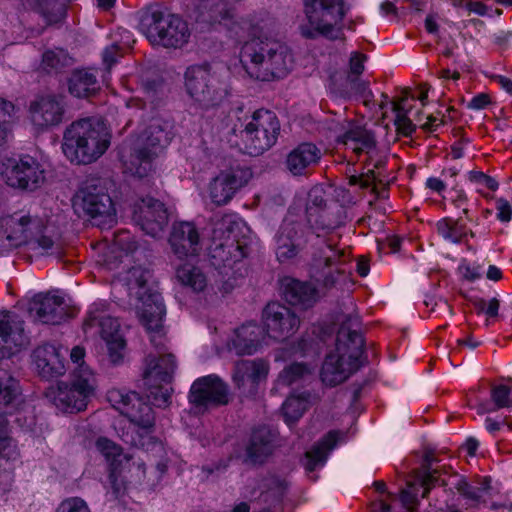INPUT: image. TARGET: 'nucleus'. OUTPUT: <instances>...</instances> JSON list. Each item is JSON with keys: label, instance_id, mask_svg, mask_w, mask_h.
Listing matches in <instances>:
<instances>
[{"label": "nucleus", "instance_id": "f257e3e1", "mask_svg": "<svg viewBox=\"0 0 512 512\" xmlns=\"http://www.w3.org/2000/svg\"><path fill=\"white\" fill-rule=\"evenodd\" d=\"M248 40L240 51V61L250 77L272 81L286 77L292 70L294 59L283 42L271 36L270 24L257 16L237 22Z\"/></svg>", "mask_w": 512, "mask_h": 512}, {"label": "nucleus", "instance_id": "f03ea898", "mask_svg": "<svg viewBox=\"0 0 512 512\" xmlns=\"http://www.w3.org/2000/svg\"><path fill=\"white\" fill-rule=\"evenodd\" d=\"M110 139V132L102 121L82 119L66 128L62 151L72 163L89 164L105 153Z\"/></svg>", "mask_w": 512, "mask_h": 512}, {"label": "nucleus", "instance_id": "7ed1b4c3", "mask_svg": "<svg viewBox=\"0 0 512 512\" xmlns=\"http://www.w3.org/2000/svg\"><path fill=\"white\" fill-rule=\"evenodd\" d=\"M248 229L236 215L228 214L213 223L212 239L209 246L211 263L217 269L232 267L246 255L247 243L240 237Z\"/></svg>", "mask_w": 512, "mask_h": 512}, {"label": "nucleus", "instance_id": "20e7f679", "mask_svg": "<svg viewBox=\"0 0 512 512\" xmlns=\"http://www.w3.org/2000/svg\"><path fill=\"white\" fill-rule=\"evenodd\" d=\"M72 207L79 217H87L101 229L113 227L117 222L115 204L102 179H85L72 198Z\"/></svg>", "mask_w": 512, "mask_h": 512}, {"label": "nucleus", "instance_id": "39448f33", "mask_svg": "<svg viewBox=\"0 0 512 512\" xmlns=\"http://www.w3.org/2000/svg\"><path fill=\"white\" fill-rule=\"evenodd\" d=\"M362 335L342 327L334 351L327 354L321 369V380L329 386L344 382L359 367L363 348Z\"/></svg>", "mask_w": 512, "mask_h": 512}, {"label": "nucleus", "instance_id": "423d86ee", "mask_svg": "<svg viewBox=\"0 0 512 512\" xmlns=\"http://www.w3.org/2000/svg\"><path fill=\"white\" fill-rule=\"evenodd\" d=\"M49 226L41 218L15 213L0 218V253H5L24 244H37L43 250L53 245L47 234Z\"/></svg>", "mask_w": 512, "mask_h": 512}, {"label": "nucleus", "instance_id": "0eeeda50", "mask_svg": "<svg viewBox=\"0 0 512 512\" xmlns=\"http://www.w3.org/2000/svg\"><path fill=\"white\" fill-rule=\"evenodd\" d=\"M97 379L88 365H80L68 381H60L46 393L50 402L64 413H78L87 408L94 396Z\"/></svg>", "mask_w": 512, "mask_h": 512}, {"label": "nucleus", "instance_id": "6e6552de", "mask_svg": "<svg viewBox=\"0 0 512 512\" xmlns=\"http://www.w3.org/2000/svg\"><path fill=\"white\" fill-rule=\"evenodd\" d=\"M139 30L151 44L165 48H182L191 36L186 21L176 14L160 9H151L142 13Z\"/></svg>", "mask_w": 512, "mask_h": 512}, {"label": "nucleus", "instance_id": "1a4fd4ad", "mask_svg": "<svg viewBox=\"0 0 512 512\" xmlns=\"http://www.w3.org/2000/svg\"><path fill=\"white\" fill-rule=\"evenodd\" d=\"M304 13L305 21L299 26L303 37L337 39L340 36L345 15L343 0H304Z\"/></svg>", "mask_w": 512, "mask_h": 512}, {"label": "nucleus", "instance_id": "9d476101", "mask_svg": "<svg viewBox=\"0 0 512 512\" xmlns=\"http://www.w3.org/2000/svg\"><path fill=\"white\" fill-rule=\"evenodd\" d=\"M171 138V124L155 120L142 136L129 161L125 163L126 169L138 177L146 176L152 169L153 160L168 145Z\"/></svg>", "mask_w": 512, "mask_h": 512}, {"label": "nucleus", "instance_id": "9b49d317", "mask_svg": "<svg viewBox=\"0 0 512 512\" xmlns=\"http://www.w3.org/2000/svg\"><path fill=\"white\" fill-rule=\"evenodd\" d=\"M184 85L191 100L205 109L217 105L226 94L223 84L208 65L189 66L184 74Z\"/></svg>", "mask_w": 512, "mask_h": 512}, {"label": "nucleus", "instance_id": "f8f14e48", "mask_svg": "<svg viewBox=\"0 0 512 512\" xmlns=\"http://www.w3.org/2000/svg\"><path fill=\"white\" fill-rule=\"evenodd\" d=\"M280 132L276 115L260 109L253 113L240 131V138L245 151L250 155H260L273 146Z\"/></svg>", "mask_w": 512, "mask_h": 512}, {"label": "nucleus", "instance_id": "ddd939ff", "mask_svg": "<svg viewBox=\"0 0 512 512\" xmlns=\"http://www.w3.org/2000/svg\"><path fill=\"white\" fill-rule=\"evenodd\" d=\"M0 175L7 185L29 190L37 188L45 179L42 165L29 155L3 158Z\"/></svg>", "mask_w": 512, "mask_h": 512}, {"label": "nucleus", "instance_id": "4468645a", "mask_svg": "<svg viewBox=\"0 0 512 512\" xmlns=\"http://www.w3.org/2000/svg\"><path fill=\"white\" fill-rule=\"evenodd\" d=\"M130 302L141 324L149 333L151 343H156L159 339V345H162L165 337L163 322L166 308L160 293L154 289L148 292L145 290L144 294L130 299Z\"/></svg>", "mask_w": 512, "mask_h": 512}, {"label": "nucleus", "instance_id": "2eb2a0df", "mask_svg": "<svg viewBox=\"0 0 512 512\" xmlns=\"http://www.w3.org/2000/svg\"><path fill=\"white\" fill-rule=\"evenodd\" d=\"M93 328H98V333L106 344L109 360L113 364L122 362L126 342L119 321L102 310L94 309L89 311L84 322L85 332Z\"/></svg>", "mask_w": 512, "mask_h": 512}, {"label": "nucleus", "instance_id": "dca6fc26", "mask_svg": "<svg viewBox=\"0 0 512 512\" xmlns=\"http://www.w3.org/2000/svg\"><path fill=\"white\" fill-rule=\"evenodd\" d=\"M66 103L56 94L35 97L28 106V120L37 132H44L59 126L65 119Z\"/></svg>", "mask_w": 512, "mask_h": 512}, {"label": "nucleus", "instance_id": "f3484780", "mask_svg": "<svg viewBox=\"0 0 512 512\" xmlns=\"http://www.w3.org/2000/svg\"><path fill=\"white\" fill-rule=\"evenodd\" d=\"M189 401L198 412L226 405L229 402L228 385L215 374L200 377L190 388Z\"/></svg>", "mask_w": 512, "mask_h": 512}, {"label": "nucleus", "instance_id": "a211bd4d", "mask_svg": "<svg viewBox=\"0 0 512 512\" xmlns=\"http://www.w3.org/2000/svg\"><path fill=\"white\" fill-rule=\"evenodd\" d=\"M108 398L112 405L135 427L147 432L153 426L152 409L137 393L112 390L109 392Z\"/></svg>", "mask_w": 512, "mask_h": 512}, {"label": "nucleus", "instance_id": "6ab92c4d", "mask_svg": "<svg viewBox=\"0 0 512 512\" xmlns=\"http://www.w3.org/2000/svg\"><path fill=\"white\" fill-rule=\"evenodd\" d=\"M251 177L252 172L246 167L236 166L221 171L208 185L211 201L218 206L227 204Z\"/></svg>", "mask_w": 512, "mask_h": 512}, {"label": "nucleus", "instance_id": "aec40b11", "mask_svg": "<svg viewBox=\"0 0 512 512\" xmlns=\"http://www.w3.org/2000/svg\"><path fill=\"white\" fill-rule=\"evenodd\" d=\"M308 231L304 225L290 217L284 219L275 235L277 260L285 263L295 258L308 241Z\"/></svg>", "mask_w": 512, "mask_h": 512}, {"label": "nucleus", "instance_id": "412c9836", "mask_svg": "<svg viewBox=\"0 0 512 512\" xmlns=\"http://www.w3.org/2000/svg\"><path fill=\"white\" fill-rule=\"evenodd\" d=\"M266 334L275 340H284L293 335L300 325L297 315L279 303H269L263 312Z\"/></svg>", "mask_w": 512, "mask_h": 512}, {"label": "nucleus", "instance_id": "4be33fe9", "mask_svg": "<svg viewBox=\"0 0 512 512\" xmlns=\"http://www.w3.org/2000/svg\"><path fill=\"white\" fill-rule=\"evenodd\" d=\"M343 255L344 250L337 249L332 240L327 241L325 246L315 252L310 266V277L323 294L335 285L337 274L331 270L324 273L323 269L335 265Z\"/></svg>", "mask_w": 512, "mask_h": 512}, {"label": "nucleus", "instance_id": "5701e85b", "mask_svg": "<svg viewBox=\"0 0 512 512\" xmlns=\"http://www.w3.org/2000/svg\"><path fill=\"white\" fill-rule=\"evenodd\" d=\"M268 373L269 364L264 359L240 360L234 365L232 381L241 393L252 395Z\"/></svg>", "mask_w": 512, "mask_h": 512}, {"label": "nucleus", "instance_id": "b1692460", "mask_svg": "<svg viewBox=\"0 0 512 512\" xmlns=\"http://www.w3.org/2000/svg\"><path fill=\"white\" fill-rule=\"evenodd\" d=\"M23 325L14 314L0 312V358L10 357L28 344Z\"/></svg>", "mask_w": 512, "mask_h": 512}, {"label": "nucleus", "instance_id": "393cba45", "mask_svg": "<svg viewBox=\"0 0 512 512\" xmlns=\"http://www.w3.org/2000/svg\"><path fill=\"white\" fill-rule=\"evenodd\" d=\"M31 316L41 323L60 324L68 317V307L63 297L56 294H38L29 304Z\"/></svg>", "mask_w": 512, "mask_h": 512}, {"label": "nucleus", "instance_id": "a878e982", "mask_svg": "<svg viewBox=\"0 0 512 512\" xmlns=\"http://www.w3.org/2000/svg\"><path fill=\"white\" fill-rule=\"evenodd\" d=\"M156 350L157 355H148L146 358V366L143 373V380L145 386H153L155 382H164L169 384L172 380L176 363L174 356L170 353H165V337L163 344L159 345V339L156 343H152Z\"/></svg>", "mask_w": 512, "mask_h": 512}, {"label": "nucleus", "instance_id": "bb28decb", "mask_svg": "<svg viewBox=\"0 0 512 512\" xmlns=\"http://www.w3.org/2000/svg\"><path fill=\"white\" fill-rule=\"evenodd\" d=\"M343 134L339 137V141L344 144L346 149L353 151L359 155L366 153L369 156V164L378 169L383 165V160L374 161L376 155L375 140L373 135L366 129L351 121L345 120L343 123Z\"/></svg>", "mask_w": 512, "mask_h": 512}, {"label": "nucleus", "instance_id": "cd10ccee", "mask_svg": "<svg viewBox=\"0 0 512 512\" xmlns=\"http://www.w3.org/2000/svg\"><path fill=\"white\" fill-rule=\"evenodd\" d=\"M197 20L199 22L214 26L217 24L226 26L229 31L237 38H244V32L241 31L237 22L246 17L234 19L233 11L222 0H203L199 5Z\"/></svg>", "mask_w": 512, "mask_h": 512}, {"label": "nucleus", "instance_id": "c85d7f7f", "mask_svg": "<svg viewBox=\"0 0 512 512\" xmlns=\"http://www.w3.org/2000/svg\"><path fill=\"white\" fill-rule=\"evenodd\" d=\"M135 219L146 234L157 237L168 223V214L163 203L145 198L135 211Z\"/></svg>", "mask_w": 512, "mask_h": 512}, {"label": "nucleus", "instance_id": "c756f323", "mask_svg": "<svg viewBox=\"0 0 512 512\" xmlns=\"http://www.w3.org/2000/svg\"><path fill=\"white\" fill-rule=\"evenodd\" d=\"M169 243L173 253L180 259L195 256L201 250V238L192 222H178L172 227Z\"/></svg>", "mask_w": 512, "mask_h": 512}, {"label": "nucleus", "instance_id": "7c9ffc66", "mask_svg": "<svg viewBox=\"0 0 512 512\" xmlns=\"http://www.w3.org/2000/svg\"><path fill=\"white\" fill-rule=\"evenodd\" d=\"M66 353V349L52 344L38 346L33 351L32 359L39 375L47 379L63 375L66 371Z\"/></svg>", "mask_w": 512, "mask_h": 512}, {"label": "nucleus", "instance_id": "2f4dec72", "mask_svg": "<svg viewBox=\"0 0 512 512\" xmlns=\"http://www.w3.org/2000/svg\"><path fill=\"white\" fill-rule=\"evenodd\" d=\"M265 338V331L255 323H247L237 328L228 342V349L237 355H252L258 351Z\"/></svg>", "mask_w": 512, "mask_h": 512}, {"label": "nucleus", "instance_id": "473e14b6", "mask_svg": "<svg viewBox=\"0 0 512 512\" xmlns=\"http://www.w3.org/2000/svg\"><path fill=\"white\" fill-rule=\"evenodd\" d=\"M137 249V244L128 232H120L115 235L111 244L107 245L102 252V264L109 270L131 262V254Z\"/></svg>", "mask_w": 512, "mask_h": 512}, {"label": "nucleus", "instance_id": "72a5a7b5", "mask_svg": "<svg viewBox=\"0 0 512 512\" xmlns=\"http://www.w3.org/2000/svg\"><path fill=\"white\" fill-rule=\"evenodd\" d=\"M284 296L293 306L301 309L313 307L323 296L322 291L313 282H303L297 279H286L283 283Z\"/></svg>", "mask_w": 512, "mask_h": 512}, {"label": "nucleus", "instance_id": "f704fd0d", "mask_svg": "<svg viewBox=\"0 0 512 512\" xmlns=\"http://www.w3.org/2000/svg\"><path fill=\"white\" fill-rule=\"evenodd\" d=\"M322 157V151L315 144L304 142L289 152L286 167L295 176L303 175L317 165Z\"/></svg>", "mask_w": 512, "mask_h": 512}, {"label": "nucleus", "instance_id": "c9c22d12", "mask_svg": "<svg viewBox=\"0 0 512 512\" xmlns=\"http://www.w3.org/2000/svg\"><path fill=\"white\" fill-rule=\"evenodd\" d=\"M457 476L451 464L439 459L433 451L425 453L421 466L415 470V480H446Z\"/></svg>", "mask_w": 512, "mask_h": 512}, {"label": "nucleus", "instance_id": "e433bc0d", "mask_svg": "<svg viewBox=\"0 0 512 512\" xmlns=\"http://www.w3.org/2000/svg\"><path fill=\"white\" fill-rule=\"evenodd\" d=\"M100 89L97 75L92 69H77L68 80V90L77 98H87L95 95Z\"/></svg>", "mask_w": 512, "mask_h": 512}, {"label": "nucleus", "instance_id": "4c0bfd02", "mask_svg": "<svg viewBox=\"0 0 512 512\" xmlns=\"http://www.w3.org/2000/svg\"><path fill=\"white\" fill-rule=\"evenodd\" d=\"M117 277L118 281L126 287L130 299L139 297L145 293V290L147 292L153 290L149 284L151 274L141 266H133L120 272Z\"/></svg>", "mask_w": 512, "mask_h": 512}, {"label": "nucleus", "instance_id": "58836bf2", "mask_svg": "<svg viewBox=\"0 0 512 512\" xmlns=\"http://www.w3.org/2000/svg\"><path fill=\"white\" fill-rule=\"evenodd\" d=\"M275 435L266 427L253 431L247 446V456L252 462H262L274 449Z\"/></svg>", "mask_w": 512, "mask_h": 512}, {"label": "nucleus", "instance_id": "ea45409f", "mask_svg": "<svg viewBox=\"0 0 512 512\" xmlns=\"http://www.w3.org/2000/svg\"><path fill=\"white\" fill-rule=\"evenodd\" d=\"M344 434L339 431L329 432L321 442L315 445L306 453L305 467L309 471H313L322 466L327 459L328 453L343 440Z\"/></svg>", "mask_w": 512, "mask_h": 512}, {"label": "nucleus", "instance_id": "a19ab883", "mask_svg": "<svg viewBox=\"0 0 512 512\" xmlns=\"http://www.w3.org/2000/svg\"><path fill=\"white\" fill-rule=\"evenodd\" d=\"M492 403H480L478 413L485 414L494 412L498 409L512 407V384H498L491 388Z\"/></svg>", "mask_w": 512, "mask_h": 512}, {"label": "nucleus", "instance_id": "79ce46f5", "mask_svg": "<svg viewBox=\"0 0 512 512\" xmlns=\"http://www.w3.org/2000/svg\"><path fill=\"white\" fill-rule=\"evenodd\" d=\"M177 278L183 285L188 286L197 292L204 290L207 285L206 277L201 270L189 263H186L177 269Z\"/></svg>", "mask_w": 512, "mask_h": 512}, {"label": "nucleus", "instance_id": "37998d69", "mask_svg": "<svg viewBox=\"0 0 512 512\" xmlns=\"http://www.w3.org/2000/svg\"><path fill=\"white\" fill-rule=\"evenodd\" d=\"M430 482H407L406 486L400 491V501L409 512L418 503L419 498H423L430 490Z\"/></svg>", "mask_w": 512, "mask_h": 512}, {"label": "nucleus", "instance_id": "c03bdc74", "mask_svg": "<svg viewBox=\"0 0 512 512\" xmlns=\"http://www.w3.org/2000/svg\"><path fill=\"white\" fill-rule=\"evenodd\" d=\"M309 405L308 395H292L282 405L283 416L288 425L302 417Z\"/></svg>", "mask_w": 512, "mask_h": 512}, {"label": "nucleus", "instance_id": "a18cd8bd", "mask_svg": "<svg viewBox=\"0 0 512 512\" xmlns=\"http://www.w3.org/2000/svg\"><path fill=\"white\" fill-rule=\"evenodd\" d=\"M96 450L106 459V461L117 468V464L121 463L122 458L129 460L126 455H123L122 448L115 442L106 437H99L95 441Z\"/></svg>", "mask_w": 512, "mask_h": 512}, {"label": "nucleus", "instance_id": "49530a36", "mask_svg": "<svg viewBox=\"0 0 512 512\" xmlns=\"http://www.w3.org/2000/svg\"><path fill=\"white\" fill-rule=\"evenodd\" d=\"M71 63L72 58L63 49L48 50L42 58V67L47 72H57Z\"/></svg>", "mask_w": 512, "mask_h": 512}, {"label": "nucleus", "instance_id": "de8ad7c7", "mask_svg": "<svg viewBox=\"0 0 512 512\" xmlns=\"http://www.w3.org/2000/svg\"><path fill=\"white\" fill-rule=\"evenodd\" d=\"M16 115L13 103L0 99V146L4 144L10 134L9 122Z\"/></svg>", "mask_w": 512, "mask_h": 512}, {"label": "nucleus", "instance_id": "09e8293b", "mask_svg": "<svg viewBox=\"0 0 512 512\" xmlns=\"http://www.w3.org/2000/svg\"><path fill=\"white\" fill-rule=\"evenodd\" d=\"M404 102V98L395 102L393 110L395 112V125L397 126V129L404 135L408 136L415 130V125L407 116L408 110L406 109Z\"/></svg>", "mask_w": 512, "mask_h": 512}, {"label": "nucleus", "instance_id": "8fccbe9b", "mask_svg": "<svg viewBox=\"0 0 512 512\" xmlns=\"http://www.w3.org/2000/svg\"><path fill=\"white\" fill-rule=\"evenodd\" d=\"M148 398L157 407H167L171 400L172 389L164 382H155L153 386H147Z\"/></svg>", "mask_w": 512, "mask_h": 512}, {"label": "nucleus", "instance_id": "3c124183", "mask_svg": "<svg viewBox=\"0 0 512 512\" xmlns=\"http://www.w3.org/2000/svg\"><path fill=\"white\" fill-rule=\"evenodd\" d=\"M308 373H310V369L307 366L300 363H294L283 369L279 374L277 381L279 384L289 386Z\"/></svg>", "mask_w": 512, "mask_h": 512}, {"label": "nucleus", "instance_id": "603ef678", "mask_svg": "<svg viewBox=\"0 0 512 512\" xmlns=\"http://www.w3.org/2000/svg\"><path fill=\"white\" fill-rule=\"evenodd\" d=\"M488 482H459L457 489L458 491L471 500H478L483 497V495L488 490Z\"/></svg>", "mask_w": 512, "mask_h": 512}, {"label": "nucleus", "instance_id": "864d4df0", "mask_svg": "<svg viewBox=\"0 0 512 512\" xmlns=\"http://www.w3.org/2000/svg\"><path fill=\"white\" fill-rule=\"evenodd\" d=\"M17 395L18 383L14 379H0V409L12 403Z\"/></svg>", "mask_w": 512, "mask_h": 512}, {"label": "nucleus", "instance_id": "5fc2aeb1", "mask_svg": "<svg viewBox=\"0 0 512 512\" xmlns=\"http://www.w3.org/2000/svg\"><path fill=\"white\" fill-rule=\"evenodd\" d=\"M438 233L447 241L458 243L461 241L462 232L459 230L457 223L442 219L436 224Z\"/></svg>", "mask_w": 512, "mask_h": 512}, {"label": "nucleus", "instance_id": "6e6d98bb", "mask_svg": "<svg viewBox=\"0 0 512 512\" xmlns=\"http://www.w3.org/2000/svg\"><path fill=\"white\" fill-rule=\"evenodd\" d=\"M19 457L20 453L14 440L7 436H0V459L14 462Z\"/></svg>", "mask_w": 512, "mask_h": 512}, {"label": "nucleus", "instance_id": "4d7b16f0", "mask_svg": "<svg viewBox=\"0 0 512 512\" xmlns=\"http://www.w3.org/2000/svg\"><path fill=\"white\" fill-rule=\"evenodd\" d=\"M56 512H91L87 503L79 497L64 499L57 507Z\"/></svg>", "mask_w": 512, "mask_h": 512}, {"label": "nucleus", "instance_id": "13d9d810", "mask_svg": "<svg viewBox=\"0 0 512 512\" xmlns=\"http://www.w3.org/2000/svg\"><path fill=\"white\" fill-rule=\"evenodd\" d=\"M475 309L478 313H484L488 317H495L499 310V301L496 298L489 300L478 299L474 302Z\"/></svg>", "mask_w": 512, "mask_h": 512}, {"label": "nucleus", "instance_id": "bf43d9fd", "mask_svg": "<svg viewBox=\"0 0 512 512\" xmlns=\"http://www.w3.org/2000/svg\"><path fill=\"white\" fill-rule=\"evenodd\" d=\"M308 200H309L308 208H307L308 221L311 223L312 216H313V213H312L313 207L321 208L324 205L325 199H324L323 189L320 187H315V188L311 189L308 194Z\"/></svg>", "mask_w": 512, "mask_h": 512}, {"label": "nucleus", "instance_id": "052dcab7", "mask_svg": "<svg viewBox=\"0 0 512 512\" xmlns=\"http://www.w3.org/2000/svg\"><path fill=\"white\" fill-rule=\"evenodd\" d=\"M468 178L471 182L484 186L492 191L498 189V182L494 178L484 174L481 171H470Z\"/></svg>", "mask_w": 512, "mask_h": 512}, {"label": "nucleus", "instance_id": "680f3d73", "mask_svg": "<svg viewBox=\"0 0 512 512\" xmlns=\"http://www.w3.org/2000/svg\"><path fill=\"white\" fill-rule=\"evenodd\" d=\"M366 57L358 52H353L349 61L348 78L358 77L364 71V62Z\"/></svg>", "mask_w": 512, "mask_h": 512}, {"label": "nucleus", "instance_id": "e2e57ef3", "mask_svg": "<svg viewBox=\"0 0 512 512\" xmlns=\"http://www.w3.org/2000/svg\"><path fill=\"white\" fill-rule=\"evenodd\" d=\"M497 219L501 222H509L512 219V206L504 199L499 198L496 201Z\"/></svg>", "mask_w": 512, "mask_h": 512}, {"label": "nucleus", "instance_id": "0e129e2a", "mask_svg": "<svg viewBox=\"0 0 512 512\" xmlns=\"http://www.w3.org/2000/svg\"><path fill=\"white\" fill-rule=\"evenodd\" d=\"M338 226V222L330 221L328 219V212L323 210L318 215V219L315 220L314 227L316 230L328 231Z\"/></svg>", "mask_w": 512, "mask_h": 512}, {"label": "nucleus", "instance_id": "69168bd1", "mask_svg": "<svg viewBox=\"0 0 512 512\" xmlns=\"http://www.w3.org/2000/svg\"><path fill=\"white\" fill-rule=\"evenodd\" d=\"M118 51H119V46L116 44H112V45L108 46L103 51V62L107 66L108 69H110L114 63H116Z\"/></svg>", "mask_w": 512, "mask_h": 512}, {"label": "nucleus", "instance_id": "338daca9", "mask_svg": "<svg viewBox=\"0 0 512 512\" xmlns=\"http://www.w3.org/2000/svg\"><path fill=\"white\" fill-rule=\"evenodd\" d=\"M478 447H479L478 440L473 437H470L461 446L460 452L463 453L465 455V457H474V456H476Z\"/></svg>", "mask_w": 512, "mask_h": 512}, {"label": "nucleus", "instance_id": "774afa93", "mask_svg": "<svg viewBox=\"0 0 512 512\" xmlns=\"http://www.w3.org/2000/svg\"><path fill=\"white\" fill-rule=\"evenodd\" d=\"M490 103L489 96L481 93L473 97L467 104L469 109L480 110L485 108Z\"/></svg>", "mask_w": 512, "mask_h": 512}]
</instances>
